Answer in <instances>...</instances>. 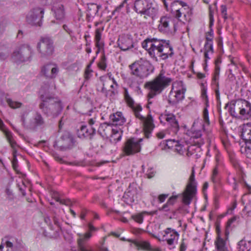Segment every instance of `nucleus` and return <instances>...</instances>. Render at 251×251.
Masks as SVG:
<instances>
[{
	"label": "nucleus",
	"instance_id": "f257e3e1",
	"mask_svg": "<svg viewBox=\"0 0 251 251\" xmlns=\"http://www.w3.org/2000/svg\"><path fill=\"white\" fill-rule=\"evenodd\" d=\"M142 46L156 61L158 59L165 60L174 55L173 48L169 40L147 38L142 42Z\"/></svg>",
	"mask_w": 251,
	"mask_h": 251
},
{
	"label": "nucleus",
	"instance_id": "f03ea898",
	"mask_svg": "<svg viewBox=\"0 0 251 251\" xmlns=\"http://www.w3.org/2000/svg\"><path fill=\"white\" fill-rule=\"evenodd\" d=\"M173 80L172 78L166 76L161 71L154 79L145 83L144 87L149 91L148 107L149 105L152 103L151 99L161 94L172 83Z\"/></svg>",
	"mask_w": 251,
	"mask_h": 251
},
{
	"label": "nucleus",
	"instance_id": "7ed1b4c3",
	"mask_svg": "<svg viewBox=\"0 0 251 251\" xmlns=\"http://www.w3.org/2000/svg\"><path fill=\"white\" fill-rule=\"evenodd\" d=\"M40 93L42 102L39 107L42 112L47 116H57L63 109L60 100L48 91H45L43 88L40 90Z\"/></svg>",
	"mask_w": 251,
	"mask_h": 251
},
{
	"label": "nucleus",
	"instance_id": "20e7f679",
	"mask_svg": "<svg viewBox=\"0 0 251 251\" xmlns=\"http://www.w3.org/2000/svg\"><path fill=\"white\" fill-rule=\"evenodd\" d=\"M129 68L130 74L140 79L148 77L154 70L153 66L149 61L142 58L132 63Z\"/></svg>",
	"mask_w": 251,
	"mask_h": 251
},
{
	"label": "nucleus",
	"instance_id": "39448f33",
	"mask_svg": "<svg viewBox=\"0 0 251 251\" xmlns=\"http://www.w3.org/2000/svg\"><path fill=\"white\" fill-rule=\"evenodd\" d=\"M130 107L134 111L136 117L142 121L145 137L149 138L151 133L155 127L152 117L150 114H148L146 118L142 116L139 112L142 110V108L139 104L134 105V103H133V106Z\"/></svg>",
	"mask_w": 251,
	"mask_h": 251
},
{
	"label": "nucleus",
	"instance_id": "423d86ee",
	"mask_svg": "<svg viewBox=\"0 0 251 251\" xmlns=\"http://www.w3.org/2000/svg\"><path fill=\"white\" fill-rule=\"evenodd\" d=\"M31 54L32 50L28 45H21L15 48L11 54V58L15 62L22 63L29 60Z\"/></svg>",
	"mask_w": 251,
	"mask_h": 251
},
{
	"label": "nucleus",
	"instance_id": "0eeeda50",
	"mask_svg": "<svg viewBox=\"0 0 251 251\" xmlns=\"http://www.w3.org/2000/svg\"><path fill=\"white\" fill-rule=\"evenodd\" d=\"M37 50L42 57L52 55L54 52L53 42L48 37H42L37 45Z\"/></svg>",
	"mask_w": 251,
	"mask_h": 251
},
{
	"label": "nucleus",
	"instance_id": "6e6552de",
	"mask_svg": "<svg viewBox=\"0 0 251 251\" xmlns=\"http://www.w3.org/2000/svg\"><path fill=\"white\" fill-rule=\"evenodd\" d=\"M142 141V139L137 140L134 138L127 139L124 143L123 147V152L126 155L128 156L133 155L140 152L141 149L140 142Z\"/></svg>",
	"mask_w": 251,
	"mask_h": 251
},
{
	"label": "nucleus",
	"instance_id": "1a4fd4ad",
	"mask_svg": "<svg viewBox=\"0 0 251 251\" xmlns=\"http://www.w3.org/2000/svg\"><path fill=\"white\" fill-rule=\"evenodd\" d=\"M75 141L70 132L65 131L63 132L59 140L56 143L61 150L72 149L75 146Z\"/></svg>",
	"mask_w": 251,
	"mask_h": 251
},
{
	"label": "nucleus",
	"instance_id": "9d476101",
	"mask_svg": "<svg viewBox=\"0 0 251 251\" xmlns=\"http://www.w3.org/2000/svg\"><path fill=\"white\" fill-rule=\"evenodd\" d=\"M44 10L42 8L32 9L26 16V22L31 25L40 26L43 18Z\"/></svg>",
	"mask_w": 251,
	"mask_h": 251
},
{
	"label": "nucleus",
	"instance_id": "9b49d317",
	"mask_svg": "<svg viewBox=\"0 0 251 251\" xmlns=\"http://www.w3.org/2000/svg\"><path fill=\"white\" fill-rule=\"evenodd\" d=\"M4 127H5L4 124L3 123L2 121L0 119V128L1 130H2L4 132L7 141H8L9 143L10 144L11 148L13 149V160L12 161V166H13L14 170L15 171L18 172L17 168H18V160L16 157L17 150L16 149V147L17 146V144H16V142L13 139L11 132L8 130H4Z\"/></svg>",
	"mask_w": 251,
	"mask_h": 251
},
{
	"label": "nucleus",
	"instance_id": "f8f14e48",
	"mask_svg": "<svg viewBox=\"0 0 251 251\" xmlns=\"http://www.w3.org/2000/svg\"><path fill=\"white\" fill-rule=\"evenodd\" d=\"M236 106L237 111L244 119L251 118V103L244 99H238L236 100Z\"/></svg>",
	"mask_w": 251,
	"mask_h": 251
},
{
	"label": "nucleus",
	"instance_id": "ddd939ff",
	"mask_svg": "<svg viewBox=\"0 0 251 251\" xmlns=\"http://www.w3.org/2000/svg\"><path fill=\"white\" fill-rule=\"evenodd\" d=\"M118 47L123 51H127L134 47V42L131 35L122 34L117 41Z\"/></svg>",
	"mask_w": 251,
	"mask_h": 251
},
{
	"label": "nucleus",
	"instance_id": "4468645a",
	"mask_svg": "<svg viewBox=\"0 0 251 251\" xmlns=\"http://www.w3.org/2000/svg\"><path fill=\"white\" fill-rule=\"evenodd\" d=\"M204 130V124L201 125V129H198L197 128L196 123L193 124V125L191 129L190 133L191 139L193 140L194 143L199 147H200L204 143V140L202 137V133Z\"/></svg>",
	"mask_w": 251,
	"mask_h": 251
},
{
	"label": "nucleus",
	"instance_id": "2eb2a0df",
	"mask_svg": "<svg viewBox=\"0 0 251 251\" xmlns=\"http://www.w3.org/2000/svg\"><path fill=\"white\" fill-rule=\"evenodd\" d=\"M174 89V87L173 84L168 100V102L172 105L176 104L179 101L184 99V94L186 91V89L185 88L181 87L180 89L175 91V95H173V93Z\"/></svg>",
	"mask_w": 251,
	"mask_h": 251
},
{
	"label": "nucleus",
	"instance_id": "dca6fc26",
	"mask_svg": "<svg viewBox=\"0 0 251 251\" xmlns=\"http://www.w3.org/2000/svg\"><path fill=\"white\" fill-rule=\"evenodd\" d=\"M96 133L95 127L90 128L87 126L83 125L77 129V135L81 139H88L92 140Z\"/></svg>",
	"mask_w": 251,
	"mask_h": 251
},
{
	"label": "nucleus",
	"instance_id": "f3484780",
	"mask_svg": "<svg viewBox=\"0 0 251 251\" xmlns=\"http://www.w3.org/2000/svg\"><path fill=\"white\" fill-rule=\"evenodd\" d=\"M160 24L158 25L159 31L163 33H168L171 30V27H175L174 20L169 17H162L160 18Z\"/></svg>",
	"mask_w": 251,
	"mask_h": 251
},
{
	"label": "nucleus",
	"instance_id": "a211bd4d",
	"mask_svg": "<svg viewBox=\"0 0 251 251\" xmlns=\"http://www.w3.org/2000/svg\"><path fill=\"white\" fill-rule=\"evenodd\" d=\"M59 69L57 66L54 64L49 63L44 65L42 69L41 73L47 78H54L56 77Z\"/></svg>",
	"mask_w": 251,
	"mask_h": 251
},
{
	"label": "nucleus",
	"instance_id": "6ab92c4d",
	"mask_svg": "<svg viewBox=\"0 0 251 251\" xmlns=\"http://www.w3.org/2000/svg\"><path fill=\"white\" fill-rule=\"evenodd\" d=\"M164 119L168 123L173 132L176 134L179 130V126L176 116L172 113H169L165 114L164 116Z\"/></svg>",
	"mask_w": 251,
	"mask_h": 251
},
{
	"label": "nucleus",
	"instance_id": "aec40b11",
	"mask_svg": "<svg viewBox=\"0 0 251 251\" xmlns=\"http://www.w3.org/2000/svg\"><path fill=\"white\" fill-rule=\"evenodd\" d=\"M44 222L48 225L50 228L51 230L55 231V232L53 235L55 237L58 236L59 235V232L61 230V226L60 225L59 222L58 221V219L56 217V216L54 215L53 217V222L55 226H53V225L52 224L51 220L49 216L45 217Z\"/></svg>",
	"mask_w": 251,
	"mask_h": 251
},
{
	"label": "nucleus",
	"instance_id": "412c9836",
	"mask_svg": "<svg viewBox=\"0 0 251 251\" xmlns=\"http://www.w3.org/2000/svg\"><path fill=\"white\" fill-rule=\"evenodd\" d=\"M164 232L165 234L163 235V237L165 238L168 245H172L174 244L175 241L178 240L179 234L175 230L171 228H167Z\"/></svg>",
	"mask_w": 251,
	"mask_h": 251
},
{
	"label": "nucleus",
	"instance_id": "4be33fe9",
	"mask_svg": "<svg viewBox=\"0 0 251 251\" xmlns=\"http://www.w3.org/2000/svg\"><path fill=\"white\" fill-rule=\"evenodd\" d=\"M220 72V67L217 63L216 66L215 67V71L214 76L212 79L213 81H214L216 85L217 88L215 90V95L217 100L220 103V91H219V83L218 80L219 79Z\"/></svg>",
	"mask_w": 251,
	"mask_h": 251
},
{
	"label": "nucleus",
	"instance_id": "5701e85b",
	"mask_svg": "<svg viewBox=\"0 0 251 251\" xmlns=\"http://www.w3.org/2000/svg\"><path fill=\"white\" fill-rule=\"evenodd\" d=\"M197 192V189L186 188L183 194L182 201L186 205H189Z\"/></svg>",
	"mask_w": 251,
	"mask_h": 251
},
{
	"label": "nucleus",
	"instance_id": "b1692460",
	"mask_svg": "<svg viewBox=\"0 0 251 251\" xmlns=\"http://www.w3.org/2000/svg\"><path fill=\"white\" fill-rule=\"evenodd\" d=\"M149 4V3L147 0H136L134 2L135 11L143 15Z\"/></svg>",
	"mask_w": 251,
	"mask_h": 251
},
{
	"label": "nucleus",
	"instance_id": "393cba45",
	"mask_svg": "<svg viewBox=\"0 0 251 251\" xmlns=\"http://www.w3.org/2000/svg\"><path fill=\"white\" fill-rule=\"evenodd\" d=\"M100 7L101 6L100 5L95 3L88 4L86 13V18L87 20L90 21L91 18H94L97 14Z\"/></svg>",
	"mask_w": 251,
	"mask_h": 251
},
{
	"label": "nucleus",
	"instance_id": "a878e982",
	"mask_svg": "<svg viewBox=\"0 0 251 251\" xmlns=\"http://www.w3.org/2000/svg\"><path fill=\"white\" fill-rule=\"evenodd\" d=\"M56 20L63 21L65 18L64 7L62 4H58L52 8Z\"/></svg>",
	"mask_w": 251,
	"mask_h": 251
},
{
	"label": "nucleus",
	"instance_id": "bb28decb",
	"mask_svg": "<svg viewBox=\"0 0 251 251\" xmlns=\"http://www.w3.org/2000/svg\"><path fill=\"white\" fill-rule=\"evenodd\" d=\"M104 30V27L101 28H98L96 29L95 32V41L96 42V46L99 49L98 52L99 51L100 49L102 48L104 45L103 42L101 41L102 32Z\"/></svg>",
	"mask_w": 251,
	"mask_h": 251
},
{
	"label": "nucleus",
	"instance_id": "cd10ccee",
	"mask_svg": "<svg viewBox=\"0 0 251 251\" xmlns=\"http://www.w3.org/2000/svg\"><path fill=\"white\" fill-rule=\"evenodd\" d=\"M242 138L245 141L251 142V124L248 123L243 126L241 133Z\"/></svg>",
	"mask_w": 251,
	"mask_h": 251
},
{
	"label": "nucleus",
	"instance_id": "c85d7f7f",
	"mask_svg": "<svg viewBox=\"0 0 251 251\" xmlns=\"http://www.w3.org/2000/svg\"><path fill=\"white\" fill-rule=\"evenodd\" d=\"M32 124L34 127L42 126L45 125V121L39 112H36L33 117Z\"/></svg>",
	"mask_w": 251,
	"mask_h": 251
},
{
	"label": "nucleus",
	"instance_id": "c756f323",
	"mask_svg": "<svg viewBox=\"0 0 251 251\" xmlns=\"http://www.w3.org/2000/svg\"><path fill=\"white\" fill-rule=\"evenodd\" d=\"M14 239L11 238L10 240H2L1 244L0 245V251H14L13 246Z\"/></svg>",
	"mask_w": 251,
	"mask_h": 251
},
{
	"label": "nucleus",
	"instance_id": "7c9ffc66",
	"mask_svg": "<svg viewBox=\"0 0 251 251\" xmlns=\"http://www.w3.org/2000/svg\"><path fill=\"white\" fill-rule=\"evenodd\" d=\"M113 129L106 123H103L100 125L98 132L102 137L107 136Z\"/></svg>",
	"mask_w": 251,
	"mask_h": 251
},
{
	"label": "nucleus",
	"instance_id": "2f4dec72",
	"mask_svg": "<svg viewBox=\"0 0 251 251\" xmlns=\"http://www.w3.org/2000/svg\"><path fill=\"white\" fill-rule=\"evenodd\" d=\"M134 244L138 249H141L147 251H153L151 245L148 241H141L133 242Z\"/></svg>",
	"mask_w": 251,
	"mask_h": 251
},
{
	"label": "nucleus",
	"instance_id": "473e14b6",
	"mask_svg": "<svg viewBox=\"0 0 251 251\" xmlns=\"http://www.w3.org/2000/svg\"><path fill=\"white\" fill-rule=\"evenodd\" d=\"M158 13V9L156 7L152 6L151 3H149L145 12L143 15L148 16L153 18L156 16Z\"/></svg>",
	"mask_w": 251,
	"mask_h": 251
},
{
	"label": "nucleus",
	"instance_id": "72a5a7b5",
	"mask_svg": "<svg viewBox=\"0 0 251 251\" xmlns=\"http://www.w3.org/2000/svg\"><path fill=\"white\" fill-rule=\"evenodd\" d=\"M181 8L182 14H183V22L190 21L192 14V9L188 5H185V6Z\"/></svg>",
	"mask_w": 251,
	"mask_h": 251
},
{
	"label": "nucleus",
	"instance_id": "f704fd0d",
	"mask_svg": "<svg viewBox=\"0 0 251 251\" xmlns=\"http://www.w3.org/2000/svg\"><path fill=\"white\" fill-rule=\"evenodd\" d=\"M240 150L242 153L245 154L248 158L251 159V142L245 141V145L242 146Z\"/></svg>",
	"mask_w": 251,
	"mask_h": 251
},
{
	"label": "nucleus",
	"instance_id": "c9c22d12",
	"mask_svg": "<svg viewBox=\"0 0 251 251\" xmlns=\"http://www.w3.org/2000/svg\"><path fill=\"white\" fill-rule=\"evenodd\" d=\"M215 244L218 251H228L226 246L225 241L219 236L217 238Z\"/></svg>",
	"mask_w": 251,
	"mask_h": 251
},
{
	"label": "nucleus",
	"instance_id": "e433bc0d",
	"mask_svg": "<svg viewBox=\"0 0 251 251\" xmlns=\"http://www.w3.org/2000/svg\"><path fill=\"white\" fill-rule=\"evenodd\" d=\"M238 249L239 251H250L251 248V241L247 242L241 240L238 242Z\"/></svg>",
	"mask_w": 251,
	"mask_h": 251
},
{
	"label": "nucleus",
	"instance_id": "4c0bfd02",
	"mask_svg": "<svg viewBox=\"0 0 251 251\" xmlns=\"http://www.w3.org/2000/svg\"><path fill=\"white\" fill-rule=\"evenodd\" d=\"M110 119L116 125H122L126 121L125 119L122 116L121 112H117L116 114L110 116Z\"/></svg>",
	"mask_w": 251,
	"mask_h": 251
},
{
	"label": "nucleus",
	"instance_id": "58836bf2",
	"mask_svg": "<svg viewBox=\"0 0 251 251\" xmlns=\"http://www.w3.org/2000/svg\"><path fill=\"white\" fill-rule=\"evenodd\" d=\"M219 165H216L213 169L212 171V174L211 176V180L214 183H218L220 181V176H219Z\"/></svg>",
	"mask_w": 251,
	"mask_h": 251
},
{
	"label": "nucleus",
	"instance_id": "ea45409f",
	"mask_svg": "<svg viewBox=\"0 0 251 251\" xmlns=\"http://www.w3.org/2000/svg\"><path fill=\"white\" fill-rule=\"evenodd\" d=\"M206 42L205 43L204 46V51L206 52H211L212 53L213 52V41H212V38L209 37L208 36L206 37Z\"/></svg>",
	"mask_w": 251,
	"mask_h": 251
},
{
	"label": "nucleus",
	"instance_id": "a19ab883",
	"mask_svg": "<svg viewBox=\"0 0 251 251\" xmlns=\"http://www.w3.org/2000/svg\"><path fill=\"white\" fill-rule=\"evenodd\" d=\"M136 184L132 183L130 184L128 186V188L126 190V193L127 195V196L130 198L133 199L136 194Z\"/></svg>",
	"mask_w": 251,
	"mask_h": 251
},
{
	"label": "nucleus",
	"instance_id": "79ce46f5",
	"mask_svg": "<svg viewBox=\"0 0 251 251\" xmlns=\"http://www.w3.org/2000/svg\"><path fill=\"white\" fill-rule=\"evenodd\" d=\"M186 188H188L189 189H197L196 182L195 179V172L194 170H192V171Z\"/></svg>",
	"mask_w": 251,
	"mask_h": 251
},
{
	"label": "nucleus",
	"instance_id": "37998d69",
	"mask_svg": "<svg viewBox=\"0 0 251 251\" xmlns=\"http://www.w3.org/2000/svg\"><path fill=\"white\" fill-rule=\"evenodd\" d=\"M122 133L121 131H119L117 129L113 128L111 131V137L115 142H118L121 140L122 138Z\"/></svg>",
	"mask_w": 251,
	"mask_h": 251
},
{
	"label": "nucleus",
	"instance_id": "c03bdc74",
	"mask_svg": "<svg viewBox=\"0 0 251 251\" xmlns=\"http://www.w3.org/2000/svg\"><path fill=\"white\" fill-rule=\"evenodd\" d=\"M103 86L101 90V92L106 97H113L116 94H117V92L115 91V90H107L104 88V84L103 83L102 84Z\"/></svg>",
	"mask_w": 251,
	"mask_h": 251
},
{
	"label": "nucleus",
	"instance_id": "a18cd8bd",
	"mask_svg": "<svg viewBox=\"0 0 251 251\" xmlns=\"http://www.w3.org/2000/svg\"><path fill=\"white\" fill-rule=\"evenodd\" d=\"M146 213V212H143L141 213L133 215L131 216V218L136 222L141 224L143 223L144 215Z\"/></svg>",
	"mask_w": 251,
	"mask_h": 251
},
{
	"label": "nucleus",
	"instance_id": "49530a36",
	"mask_svg": "<svg viewBox=\"0 0 251 251\" xmlns=\"http://www.w3.org/2000/svg\"><path fill=\"white\" fill-rule=\"evenodd\" d=\"M98 67L101 70L105 71L106 70L107 64L106 58L105 55L103 54L101 56L100 61L98 63Z\"/></svg>",
	"mask_w": 251,
	"mask_h": 251
},
{
	"label": "nucleus",
	"instance_id": "de8ad7c7",
	"mask_svg": "<svg viewBox=\"0 0 251 251\" xmlns=\"http://www.w3.org/2000/svg\"><path fill=\"white\" fill-rule=\"evenodd\" d=\"M6 102L8 103V105L12 108H19L22 105V103L18 101H13L11 99L9 98L6 99Z\"/></svg>",
	"mask_w": 251,
	"mask_h": 251
},
{
	"label": "nucleus",
	"instance_id": "09e8293b",
	"mask_svg": "<svg viewBox=\"0 0 251 251\" xmlns=\"http://www.w3.org/2000/svg\"><path fill=\"white\" fill-rule=\"evenodd\" d=\"M124 97L125 99L129 106H132L133 105L134 101L131 97L129 96L127 89L125 88L124 89Z\"/></svg>",
	"mask_w": 251,
	"mask_h": 251
},
{
	"label": "nucleus",
	"instance_id": "8fccbe9b",
	"mask_svg": "<svg viewBox=\"0 0 251 251\" xmlns=\"http://www.w3.org/2000/svg\"><path fill=\"white\" fill-rule=\"evenodd\" d=\"M236 101L230 105L228 111L232 117H237L238 113L236 112L237 106H236Z\"/></svg>",
	"mask_w": 251,
	"mask_h": 251
},
{
	"label": "nucleus",
	"instance_id": "3c124183",
	"mask_svg": "<svg viewBox=\"0 0 251 251\" xmlns=\"http://www.w3.org/2000/svg\"><path fill=\"white\" fill-rule=\"evenodd\" d=\"M84 239L83 238H79L77 240L78 246V251H92L91 250H88L85 248L83 245Z\"/></svg>",
	"mask_w": 251,
	"mask_h": 251
},
{
	"label": "nucleus",
	"instance_id": "603ef678",
	"mask_svg": "<svg viewBox=\"0 0 251 251\" xmlns=\"http://www.w3.org/2000/svg\"><path fill=\"white\" fill-rule=\"evenodd\" d=\"M174 15L176 18L183 22V14H182V12L181 11V8L176 10Z\"/></svg>",
	"mask_w": 251,
	"mask_h": 251
},
{
	"label": "nucleus",
	"instance_id": "864d4df0",
	"mask_svg": "<svg viewBox=\"0 0 251 251\" xmlns=\"http://www.w3.org/2000/svg\"><path fill=\"white\" fill-rule=\"evenodd\" d=\"M203 120L205 124L207 125H209L210 124L209 116H208V111L207 108H205L203 111Z\"/></svg>",
	"mask_w": 251,
	"mask_h": 251
},
{
	"label": "nucleus",
	"instance_id": "5fc2aeb1",
	"mask_svg": "<svg viewBox=\"0 0 251 251\" xmlns=\"http://www.w3.org/2000/svg\"><path fill=\"white\" fill-rule=\"evenodd\" d=\"M221 11L223 17L225 20H226L227 19L226 6V5H222L221 6Z\"/></svg>",
	"mask_w": 251,
	"mask_h": 251
},
{
	"label": "nucleus",
	"instance_id": "6e6d98bb",
	"mask_svg": "<svg viewBox=\"0 0 251 251\" xmlns=\"http://www.w3.org/2000/svg\"><path fill=\"white\" fill-rule=\"evenodd\" d=\"M91 64L88 65L85 71V78L86 79H89L92 76L91 73L92 71L90 69Z\"/></svg>",
	"mask_w": 251,
	"mask_h": 251
},
{
	"label": "nucleus",
	"instance_id": "4d7b16f0",
	"mask_svg": "<svg viewBox=\"0 0 251 251\" xmlns=\"http://www.w3.org/2000/svg\"><path fill=\"white\" fill-rule=\"evenodd\" d=\"M156 172L153 168H149L147 170L146 175L148 178H152L155 175Z\"/></svg>",
	"mask_w": 251,
	"mask_h": 251
},
{
	"label": "nucleus",
	"instance_id": "13d9d810",
	"mask_svg": "<svg viewBox=\"0 0 251 251\" xmlns=\"http://www.w3.org/2000/svg\"><path fill=\"white\" fill-rule=\"evenodd\" d=\"M178 197V195H173L172 197H171L169 200H168L167 203L171 206H173V205L175 204V203L176 201V200Z\"/></svg>",
	"mask_w": 251,
	"mask_h": 251
},
{
	"label": "nucleus",
	"instance_id": "bf43d9fd",
	"mask_svg": "<svg viewBox=\"0 0 251 251\" xmlns=\"http://www.w3.org/2000/svg\"><path fill=\"white\" fill-rule=\"evenodd\" d=\"M174 147H175L176 150L178 152L180 153L181 152H183V145L180 144L179 142L178 141H176L175 145H174Z\"/></svg>",
	"mask_w": 251,
	"mask_h": 251
},
{
	"label": "nucleus",
	"instance_id": "052dcab7",
	"mask_svg": "<svg viewBox=\"0 0 251 251\" xmlns=\"http://www.w3.org/2000/svg\"><path fill=\"white\" fill-rule=\"evenodd\" d=\"M201 97L204 100L205 104L207 105V103L208 102V96L206 94V90L205 89H203L201 90Z\"/></svg>",
	"mask_w": 251,
	"mask_h": 251
},
{
	"label": "nucleus",
	"instance_id": "680f3d73",
	"mask_svg": "<svg viewBox=\"0 0 251 251\" xmlns=\"http://www.w3.org/2000/svg\"><path fill=\"white\" fill-rule=\"evenodd\" d=\"M176 142V141L174 140H166L165 145H166L168 148H173L174 147V145H175Z\"/></svg>",
	"mask_w": 251,
	"mask_h": 251
},
{
	"label": "nucleus",
	"instance_id": "e2e57ef3",
	"mask_svg": "<svg viewBox=\"0 0 251 251\" xmlns=\"http://www.w3.org/2000/svg\"><path fill=\"white\" fill-rule=\"evenodd\" d=\"M171 206H170L167 202L161 208H159V211H164L165 212L169 211L171 210Z\"/></svg>",
	"mask_w": 251,
	"mask_h": 251
},
{
	"label": "nucleus",
	"instance_id": "0e129e2a",
	"mask_svg": "<svg viewBox=\"0 0 251 251\" xmlns=\"http://www.w3.org/2000/svg\"><path fill=\"white\" fill-rule=\"evenodd\" d=\"M6 22L3 20L2 19L1 21H0V32H2L6 27Z\"/></svg>",
	"mask_w": 251,
	"mask_h": 251
},
{
	"label": "nucleus",
	"instance_id": "69168bd1",
	"mask_svg": "<svg viewBox=\"0 0 251 251\" xmlns=\"http://www.w3.org/2000/svg\"><path fill=\"white\" fill-rule=\"evenodd\" d=\"M209 21H210L209 24H210V26H211L212 25H213V24L214 16H213V14L211 10L210 6H209Z\"/></svg>",
	"mask_w": 251,
	"mask_h": 251
},
{
	"label": "nucleus",
	"instance_id": "338daca9",
	"mask_svg": "<svg viewBox=\"0 0 251 251\" xmlns=\"http://www.w3.org/2000/svg\"><path fill=\"white\" fill-rule=\"evenodd\" d=\"M63 29L70 36L73 34V31L67 25H63L62 26Z\"/></svg>",
	"mask_w": 251,
	"mask_h": 251
},
{
	"label": "nucleus",
	"instance_id": "774afa93",
	"mask_svg": "<svg viewBox=\"0 0 251 251\" xmlns=\"http://www.w3.org/2000/svg\"><path fill=\"white\" fill-rule=\"evenodd\" d=\"M53 156L54 158L55 159V160H56L60 163H64V161L58 154L54 153L53 154Z\"/></svg>",
	"mask_w": 251,
	"mask_h": 251
}]
</instances>
